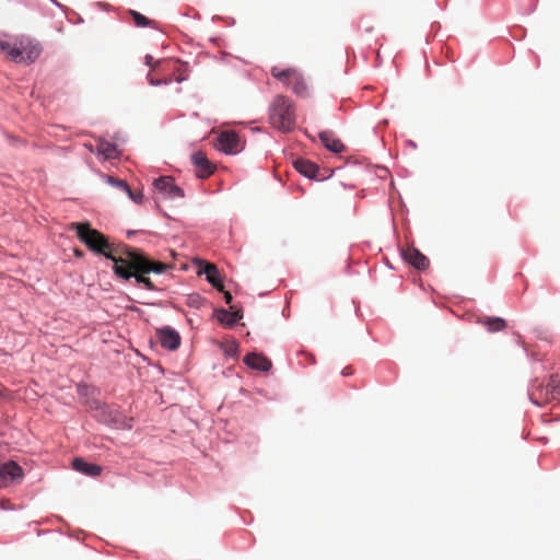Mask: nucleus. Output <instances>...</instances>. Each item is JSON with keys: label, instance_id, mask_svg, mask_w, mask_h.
I'll return each instance as SVG.
<instances>
[{"label": "nucleus", "instance_id": "nucleus-27", "mask_svg": "<svg viewBox=\"0 0 560 560\" xmlns=\"http://www.w3.org/2000/svg\"><path fill=\"white\" fill-rule=\"evenodd\" d=\"M13 45L9 42L0 39V49L5 52L10 57V49H12Z\"/></svg>", "mask_w": 560, "mask_h": 560}, {"label": "nucleus", "instance_id": "nucleus-15", "mask_svg": "<svg viewBox=\"0 0 560 560\" xmlns=\"http://www.w3.org/2000/svg\"><path fill=\"white\" fill-rule=\"evenodd\" d=\"M72 466L75 470L91 477L98 476L102 472L101 466L88 463L83 458H74Z\"/></svg>", "mask_w": 560, "mask_h": 560}, {"label": "nucleus", "instance_id": "nucleus-10", "mask_svg": "<svg viewBox=\"0 0 560 560\" xmlns=\"http://www.w3.org/2000/svg\"><path fill=\"white\" fill-rule=\"evenodd\" d=\"M191 161L197 168L198 177L201 178L209 177L215 168L214 165L208 160L207 155L201 151L195 152L191 155Z\"/></svg>", "mask_w": 560, "mask_h": 560}, {"label": "nucleus", "instance_id": "nucleus-4", "mask_svg": "<svg viewBox=\"0 0 560 560\" xmlns=\"http://www.w3.org/2000/svg\"><path fill=\"white\" fill-rule=\"evenodd\" d=\"M270 73L278 81L282 82L293 93L301 97L308 96V86L303 74L296 68L282 69L278 66L271 68Z\"/></svg>", "mask_w": 560, "mask_h": 560}, {"label": "nucleus", "instance_id": "nucleus-17", "mask_svg": "<svg viewBox=\"0 0 560 560\" xmlns=\"http://www.w3.org/2000/svg\"><path fill=\"white\" fill-rule=\"evenodd\" d=\"M96 152L103 155L105 159H115L118 156L117 147L103 139H98L96 143Z\"/></svg>", "mask_w": 560, "mask_h": 560}, {"label": "nucleus", "instance_id": "nucleus-30", "mask_svg": "<svg viewBox=\"0 0 560 560\" xmlns=\"http://www.w3.org/2000/svg\"><path fill=\"white\" fill-rule=\"evenodd\" d=\"M223 294H224V300L228 304H230L232 302V294L229 292V291H222Z\"/></svg>", "mask_w": 560, "mask_h": 560}, {"label": "nucleus", "instance_id": "nucleus-14", "mask_svg": "<svg viewBox=\"0 0 560 560\" xmlns=\"http://www.w3.org/2000/svg\"><path fill=\"white\" fill-rule=\"evenodd\" d=\"M200 273H205L208 282L212 284L218 291H223V282L219 270L213 264H206Z\"/></svg>", "mask_w": 560, "mask_h": 560}, {"label": "nucleus", "instance_id": "nucleus-19", "mask_svg": "<svg viewBox=\"0 0 560 560\" xmlns=\"http://www.w3.org/2000/svg\"><path fill=\"white\" fill-rule=\"evenodd\" d=\"M129 14L138 27H147V26H151L152 24H154V21L149 20L147 16L139 13L138 11L130 10Z\"/></svg>", "mask_w": 560, "mask_h": 560}, {"label": "nucleus", "instance_id": "nucleus-12", "mask_svg": "<svg viewBox=\"0 0 560 560\" xmlns=\"http://www.w3.org/2000/svg\"><path fill=\"white\" fill-rule=\"evenodd\" d=\"M244 363L254 370L262 372H268L272 368V363L267 357L255 352L248 353L244 358Z\"/></svg>", "mask_w": 560, "mask_h": 560}, {"label": "nucleus", "instance_id": "nucleus-31", "mask_svg": "<svg viewBox=\"0 0 560 560\" xmlns=\"http://www.w3.org/2000/svg\"><path fill=\"white\" fill-rule=\"evenodd\" d=\"M152 62H153V57H152V56H150V55H147V56H145V63H147L148 66L152 67V68H155V66H153V63H152Z\"/></svg>", "mask_w": 560, "mask_h": 560}, {"label": "nucleus", "instance_id": "nucleus-3", "mask_svg": "<svg viewBox=\"0 0 560 560\" xmlns=\"http://www.w3.org/2000/svg\"><path fill=\"white\" fill-rule=\"evenodd\" d=\"M137 264H133V259L129 255H125L124 259H118L113 266L115 275L124 280L131 278L136 279L138 284L143 285L147 290H155V285L150 278L147 277L148 272L139 270Z\"/></svg>", "mask_w": 560, "mask_h": 560}, {"label": "nucleus", "instance_id": "nucleus-28", "mask_svg": "<svg viewBox=\"0 0 560 560\" xmlns=\"http://www.w3.org/2000/svg\"><path fill=\"white\" fill-rule=\"evenodd\" d=\"M149 82H150V84H151V85H159V84H161V83L168 84V83L171 82V80H168V79H164V80H154L153 78H151V77L149 75Z\"/></svg>", "mask_w": 560, "mask_h": 560}, {"label": "nucleus", "instance_id": "nucleus-11", "mask_svg": "<svg viewBox=\"0 0 560 560\" xmlns=\"http://www.w3.org/2000/svg\"><path fill=\"white\" fill-rule=\"evenodd\" d=\"M402 256L408 264L418 270H425L429 267V259L427 256L415 247H409L404 250Z\"/></svg>", "mask_w": 560, "mask_h": 560}, {"label": "nucleus", "instance_id": "nucleus-8", "mask_svg": "<svg viewBox=\"0 0 560 560\" xmlns=\"http://www.w3.org/2000/svg\"><path fill=\"white\" fill-rule=\"evenodd\" d=\"M217 148L225 153H236L241 149V140L235 131H223L217 139Z\"/></svg>", "mask_w": 560, "mask_h": 560}, {"label": "nucleus", "instance_id": "nucleus-2", "mask_svg": "<svg viewBox=\"0 0 560 560\" xmlns=\"http://www.w3.org/2000/svg\"><path fill=\"white\" fill-rule=\"evenodd\" d=\"M269 122L282 132L294 129L296 115L293 102L284 96L277 95L269 106Z\"/></svg>", "mask_w": 560, "mask_h": 560}, {"label": "nucleus", "instance_id": "nucleus-13", "mask_svg": "<svg viewBox=\"0 0 560 560\" xmlns=\"http://www.w3.org/2000/svg\"><path fill=\"white\" fill-rule=\"evenodd\" d=\"M319 139L325 148L331 152L341 153L345 151L343 143L338 138H336L331 131H322L319 133Z\"/></svg>", "mask_w": 560, "mask_h": 560}, {"label": "nucleus", "instance_id": "nucleus-1", "mask_svg": "<svg viewBox=\"0 0 560 560\" xmlns=\"http://www.w3.org/2000/svg\"><path fill=\"white\" fill-rule=\"evenodd\" d=\"M71 230L75 231L78 238L93 253L103 255L114 264L118 259H124L125 248L128 245H115L109 243L107 237L100 231L92 229L90 223H72Z\"/></svg>", "mask_w": 560, "mask_h": 560}, {"label": "nucleus", "instance_id": "nucleus-24", "mask_svg": "<svg viewBox=\"0 0 560 560\" xmlns=\"http://www.w3.org/2000/svg\"><path fill=\"white\" fill-rule=\"evenodd\" d=\"M167 196L171 198H183L184 190L180 187L174 185V183H173L170 187Z\"/></svg>", "mask_w": 560, "mask_h": 560}, {"label": "nucleus", "instance_id": "nucleus-35", "mask_svg": "<svg viewBox=\"0 0 560 560\" xmlns=\"http://www.w3.org/2000/svg\"><path fill=\"white\" fill-rule=\"evenodd\" d=\"M176 80H177L178 82H182L183 80H185V78L179 75Z\"/></svg>", "mask_w": 560, "mask_h": 560}, {"label": "nucleus", "instance_id": "nucleus-23", "mask_svg": "<svg viewBox=\"0 0 560 560\" xmlns=\"http://www.w3.org/2000/svg\"><path fill=\"white\" fill-rule=\"evenodd\" d=\"M108 183H110L112 185H114L115 187H117L118 189H120V190H122V191H125V192L129 191V188H130V187H129V186H128V184H127L125 180H122V179H118V178H114V177H110V176H109V177H108Z\"/></svg>", "mask_w": 560, "mask_h": 560}, {"label": "nucleus", "instance_id": "nucleus-25", "mask_svg": "<svg viewBox=\"0 0 560 560\" xmlns=\"http://www.w3.org/2000/svg\"><path fill=\"white\" fill-rule=\"evenodd\" d=\"M187 304L189 306L200 307V305L202 304V298L198 294L189 295L188 300H187Z\"/></svg>", "mask_w": 560, "mask_h": 560}, {"label": "nucleus", "instance_id": "nucleus-21", "mask_svg": "<svg viewBox=\"0 0 560 560\" xmlns=\"http://www.w3.org/2000/svg\"><path fill=\"white\" fill-rule=\"evenodd\" d=\"M218 320L226 326H233L235 324V319L233 318V314L226 310L218 311Z\"/></svg>", "mask_w": 560, "mask_h": 560}, {"label": "nucleus", "instance_id": "nucleus-16", "mask_svg": "<svg viewBox=\"0 0 560 560\" xmlns=\"http://www.w3.org/2000/svg\"><path fill=\"white\" fill-rule=\"evenodd\" d=\"M294 167L299 173L308 178H315L318 173L317 165L305 159L294 161Z\"/></svg>", "mask_w": 560, "mask_h": 560}, {"label": "nucleus", "instance_id": "nucleus-6", "mask_svg": "<svg viewBox=\"0 0 560 560\" xmlns=\"http://www.w3.org/2000/svg\"><path fill=\"white\" fill-rule=\"evenodd\" d=\"M125 253L133 259V264H137L142 272L163 273L170 268L167 264L150 260L140 249L129 246L125 248Z\"/></svg>", "mask_w": 560, "mask_h": 560}, {"label": "nucleus", "instance_id": "nucleus-5", "mask_svg": "<svg viewBox=\"0 0 560 560\" xmlns=\"http://www.w3.org/2000/svg\"><path fill=\"white\" fill-rule=\"evenodd\" d=\"M40 52L42 48L38 44L28 39H21L19 43H14L12 49H10V58L20 63H32L39 57Z\"/></svg>", "mask_w": 560, "mask_h": 560}, {"label": "nucleus", "instance_id": "nucleus-7", "mask_svg": "<svg viewBox=\"0 0 560 560\" xmlns=\"http://www.w3.org/2000/svg\"><path fill=\"white\" fill-rule=\"evenodd\" d=\"M0 479L4 486L19 483L23 480V469L15 462H7L0 466Z\"/></svg>", "mask_w": 560, "mask_h": 560}, {"label": "nucleus", "instance_id": "nucleus-20", "mask_svg": "<svg viewBox=\"0 0 560 560\" xmlns=\"http://www.w3.org/2000/svg\"><path fill=\"white\" fill-rule=\"evenodd\" d=\"M226 357L235 358L238 353V342L236 340H230L221 345Z\"/></svg>", "mask_w": 560, "mask_h": 560}, {"label": "nucleus", "instance_id": "nucleus-9", "mask_svg": "<svg viewBox=\"0 0 560 560\" xmlns=\"http://www.w3.org/2000/svg\"><path fill=\"white\" fill-rule=\"evenodd\" d=\"M161 346L168 350H176L180 346L179 334L171 327H163L156 330Z\"/></svg>", "mask_w": 560, "mask_h": 560}, {"label": "nucleus", "instance_id": "nucleus-34", "mask_svg": "<svg viewBox=\"0 0 560 560\" xmlns=\"http://www.w3.org/2000/svg\"><path fill=\"white\" fill-rule=\"evenodd\" d=\"M5 388L0 386V398L4 396Z\"/></svg>", "mask_w": 560, "mask_h": 560}, {"label": "nucleus", "instance_id": "nucleus-18", "mask_svg": "<svg viewBox=\"0 0 560 560\" xmlns=\"http://www.w3.org/2000/svg\"><path fill=\"white\" fill-rule=\"evenodd\" d=\"M478 323L483 325L490 332L501 331L506 327V322L501 317H483L479 318Z\"/></svg>", "mask_w": 560, "mask_h": 560}, {"label": "nucleus", "instance_id": "nucleus-29", "mask_svg": "<svg viewBox=\"0 0 560 560\" xmlns=\"http://www.w3.org/2000/svg\"><path fill=\"white\" fill-rule=\"evenodd\" d=\"M232 314H233V318L235 319V323L238 322L243 317V314L240 310L232 312Z\"/></svg>", "mask_w": 560, "mask_h": 560}, {"label": "nucleus", "instance_id": "nucleus-33", "mask_svg": "<svg viewBox=\"0 0 560 560\" xmlns=\"http://www.w3.org/2000/svg\"><path fill=\"white\" fill-rule=\"evenodd\" d=\"M342 374H343V375H350V374H352V369H351L350 366L345 368V369H343V371H342Z\"/></svg>", "mask_w": 560, "mask_h": 560}, {"label": "nucleus", "instance_id": "nucleus-22", "mask_svg": "<svg viewBox=\"0 0 560 560\" xmlns=\"http://www.w3.org/2000/svg\"><path fill=\"white\" fill-rule=\"evenodd\" d=\"M173 184V179L171 177H160L154 180V186L160 191L168 194L170 187Z\"/></svg>", "mask_w": 560, "mask_h": 560}, {"label": "nucleus", "instance_id": "nucleus-32", "mask_svg": "<svg viewBox=\"0 0 560 560\" xmlns=\"http://www.w3.org/2000/svg\"><path fill=\"white\" fill-rule=\"evenodd\" d=\"M73 253H74V256L78 257V258L84 257V252L82 249L75 248L73 250Z\"/></svg>", "mask_w": 560, "mask_h": 560}, {"label": "nucleus", "instance_id": "nucleus-26", "mask_svg": "<svg viewBox=\"0 0 560 560\" xmlns=\"http://www.w3.org/2000/svg\"><path fill=\"white\" fill-rule=\"evenodd\" d=\"M130 199H132L136 203H141L143 200V194L141 191H132L129 188V191H127Z\"/></svg>", "mask_w": 560, "mask_h": 560}]
</instances>
